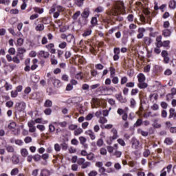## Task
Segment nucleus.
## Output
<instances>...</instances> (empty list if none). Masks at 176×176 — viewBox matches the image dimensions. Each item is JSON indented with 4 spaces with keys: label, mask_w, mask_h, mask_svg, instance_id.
<instances>
[{
    "label": "nucleus",
    "mask_w": 176,
    "mask_h": 176,
    "mask_svg": "<svg viewBox=\"0 0 176 176\" xmlns=\"http://www.w3.org/2000/svg\"><path fill=\"white\" fill-rule=\"evenodd\" d=\"M96 91H100V93H102V91H116V88L113 87H108L107 85H103L101 87H99L97 89Z\"/></svg>",
    "instance_id": "f257e3e1"
},
{
    "label": "nucleus",
    "mask_w": 176,
    "mask_h": 176,
    "mask_svg": "<svg viewBox=\"0 0 176 176\" xmlns=\"http://www.w3.org/2000/svg\"><path fill=\"white\" fill-rule=\"evenodd\" d=\"M15 109L19 112H23L25 109V102L16 103Z\"/></svg>",
    "instance_id": "f03ea898"
},
{
    "label": "nucleus",
    "mask_w": 176,
    "mask_h": 176,
    "mask_svg": "<svg viewBox=\"0 0 176 176\" xmlns=\"http://www.w3.org/2000/svg\"><path fill=\"white\" fill-rule=\"evenodd\" d=\"M80 16L82 19H88L89 16H90V9L88 8H85Z\"/></svg>",
    "instance_id": "7ed1b4c3"
},
{
    "label": "nucleus",
    "mask_w": 176,
    "mask_h": 176,
    "mask_svg": "<svg viewBox=\"0 0 176 176\" xmlns=\"http://www.w3.org/2000/svg\"><path fill=\"white\" fill-rule=\"evenodd\" d=\"M132 148L135 149H138V146H140V141H138L135 138H132L131 139Z\"/></svg>",
    "instance_id": "20e7f679"
},
{
    "label": "nucleus",
    "mask_w": 176,
    "mask_h": 176,
    "mask_svg": "<svg viewBox=\"0 0 176 176\" xmlns=\"http://www.w3.org/2000/svg\"><path fill=\"white\" fill-rule=\"evenodd\" d=\"M87 18H82V20L80 19H78V23L80 27H83V25H87L88 23Z\"/></svg>",
    "instance_id": "39448f33"
},
{
    "label": "nucleus",
    "mask_w": 176,
    "mask_h": 176,
    "mask_svg": "<svg viewBox=\"0 0 176 176\" xmlns=\"http://www.w3.org/2000/svg\"><path fill=\"white\" fill-rule=\"evenodd\" d=\"M143 41L146 46H151V44L153 42V40L148 36L144 37Z\"/></svg>",
    "instance_id": "423d86ee"
},
{
    "label": "nucleus",
    "mask_w": 176,
    "mask_h": 176,
    "mask_svg": "<svg viewBox=\"0 0 176 176\" xmlns=\"http://www.w3.org/2000/svg\"><path fill=\"white\" fill-rule=\"evenodd\" d=\"M85 134L87 135H89L91 140H96V135H94V132H93L92 130L86 131Z\"/></svg>",
    "instance_id": "0eeeda50"
},
{
    "label": "nucleus",
    "mask_w": 176,
    "mask_h": 176,
    "mask_svg": "<svg viewBox=\"0 0 176 176\" xmlns=\"http://www.w3.org/2000/svg\"><path fill=\"white\" fill-rule=\"evenodd\" d=\"M116 98L120 101V102H122V104L126 102V99H123V96H122V93H120L116 95Z\"/></svg>",
    "instance_id": "6e6552de"
},
{
    "label": "nucleus",
    "mask_w": 176,
    "mask_h": 176,
    "mask_svg": "<svg viewBox=\"0 0 176 176\" xmlns=\"http://www.w3.org/2000/svg\"><path fill=\"white\" fill-rule=\"evenodd\" d=\"M138 82L139 83H142L144 82H145V75H144V74L142 73H140L139 75H138Z\"/></svg>",
    "instance_id": "1a4fd4ad"
},
{
    "label": "nucleus",
    "mask_w": 176,
    "mask_h": 176,
    "mask_svg": "<svg viewBox=\"0 0 176 176\" xmlns=\"http://www.w3.org/2000/svg\"><path fill=\"white\" fill-rule=\"evenodd\" d=\"M47 83H52V82H54L56 80V76H52V74L47 73Z\"/></svg>",
    "instance_id": "9d476101"
},
{
    "label": "nucleus",
    "mask_w": 176,
    "mask_h": 176,
    "mask_svg": "<svg viewBox=\"0 0 176 176\" xmlns=\"http://www.w3.org/2000/svg\"><path fill=\"white\" fill-rule=\"evenodd\" d=\"M40 176H50V170L47 169L41 170Z\"/></svg>",
    "instance_id": "9b49d317"
},
{
    "label": "nucleus",
    "mask_w": 176,
    "mask_h": 176,
    "mask_svg": "<svg viewBox=\"0 0 176 176\" xmlns=\"http://www.w3.org/2000/svg\"><path fill=\"white\" fill-rule=\"evenodd\" d=\"M164 142L166 145H172V144H174V140L171 138H166Z\"/></svg>",
    "instance_id": "f8f14e48"
},
{
    "label": "nucleus",
    "mask_w": 176,
    "mask_h": 176,
    "mask_svg": "<svg viewBox=\"0 0 176 176\" xmlns=\"http://www.w3.org/2000/svg\"><path fill=\"white\" fill-rule=\"evenodd\" d=\"M162 35L165 37H168L171 36V30L170 29L164 30L162 32Z\"/></svg>",
    "instance_id": "ddd939ff"
},
{
    "label": "nucleus",
    "mask_w": 176,
    "mask_h": 176,
    "mask_svg": "<svg viewBox=\"0 0 176 176\" xmlns=\"http://www.w3.org/2000/svg\"><path fill=\"white\" fill-rule=\"evenodd\" d=\"M111 132L113 133V135L110 138V140H116L118 138V131L116 129L113 128L111 129Z\"/></svg>",
    "instance_id": "4468645a"
},
{
    "label": "nucleus",
    "mask_w": 176,
    "mask_h": 176,
    "mask_svg": "<svg viewBox=\"0 0 176 176\" xmlns=\"http://www.w3.org/2000/svg\"><path fill=\"white\" fill-rule=\"evenodd\" d=\"M53 85H54V87L58 88V87H61L62 84H61V81L60 80L55 78V80H54Z\"/></svg>",
    "instance_id": "2eb2a0df"
},
{
    "label": "nucleus",
    "mask_w": 176,
    "mask_h": 176,
    "mask_svg": "<svg viewBox=\"0 0 176 176\" xmlns=\"http://www.w3.org/2000/svg\"><path fill=\"white\" fill-rule=\"evenodd\" d=\"M39 54L41 57H44V58H48L49 56H50L49 52L45 51H41Z\"/></svg>",
    "instance_id": "dca6fc26"
},
{
    "label": "nucleus",
    "mask_w": 176,
    "mask_h": 176,
    "mask_svg": "<svg viewBox=\"0 0 176 176\" xmlns=\"http://www.w3.org/2000/svg\"><path fill=\"white\" fill-rule=\"evenodd\" d=\"M85 0H74V3L78 6V8H82L83 6V3Z\"/></svg>",
    "instance_id": "f3484780"
},
{
    "label": "nucleus",
    "mask_w": 176,
    "mask_h": 176,
    "mask_svg": "<svg viewBox=\"0 0 176 176\" xmlns=\"http://www.w3.org/2000/svg\"><path fill=\"white\" fill-rule=\"evenodd\" d=\"M169 119H171L172 118H175V109L173 108L170 109L169 110Z\"/></svg>",
    "instance_id": "a211bd4d"
},
{
    "label": "nucleus",
    "mask_w": 176,
    "mask_h": 176,
    "mask_svg": "<svg viewBox=\"0 0 176 176\" xmlns=\"http://www.w3.org/2000/svg\"><path fill=\"white\" fill-rule=\"evenodd\" d=\"M170 9H175L176 8V1L175 0H170L169 2Z\"/></svg>",
    "instance_id": "6ab92c4d"
},
{
    "label": "nucleus",
    "mask_w": 176,
    "mask_h": 176,
    "mask_svg": "<svg viewBox=\"0 0 176 176\" xmlns=\"http://www.w3.org/2000/svg\"><path fill=\"white\" fill-rule=\"evenodd\" d=\"M21 154L22 155L23 157H27V156H28V151L27 148H22L21 150Z\"/></svg>",
    "instance_id": "aec40b11"
},
{
    "label": "nucleus",
    "mask_w": 176,
    "mask_h": 176,
    "mask_svg": "<svg viewBox=\"0 0 176 176\" xmlns=\"http://www.w3.org/2000/svg\"><path fill=\"white\" fill-rule=\"evenodd\" d=\"M139 89H146L148 87V84L146 82H139L138 85Z\"/></svg>",
    "instance_id": "412c9836"
},
{
    "label": "nucleus",
    "mask_w": 176,
    "mask_h": 176,
    "mask_svg": "<svg viewBox=\"0 0 176 176\" xmlns=\"http://www.w3.org/2000/svg\"><path fill=\"white\" fill-rule=\"evenodd\" d=\"M52 105H53V102H52V100H47L45 102L44 106H45L46 108H50V107H52Z\"/></svg>",
    "instance_id": "4be33fe9"
},
{
    "label": "nucleus",
    "mask_w": 176,
    "mask_h": 176,
    "mask_svg": "<svg viewBox=\"0 0 176 176\" xmlns=\"http://www.w3.org/2000/svg\"><path fill=\"white\" fill-rule=\"evenodd\" d=\"M25 52H27V50L24 49L23 47H19L17 49V54H24V53H25Z\"/></svg>",
    "instance_id": "5701e85b"
},
{
    "label": "nucleus",
    "mask_w": 176,
    "mask_h": 176,
    "mask_svg": "<svg viewBox=\"0 0 176 176\" xmlns=\"http://www.w3.org/2000/svg\"><path fill=\"white\" fill-rule=\"evenodd\" d=\"M45 30V25L43 24H38L36 27V31H43Z\"/></svg>",
    "instance_id": "b1692460"
},
{
    "label": "nucleus",
    "mask_w": 176,
    "mask_h": 176,
    "mask_svg": "<svg viewBox=\"0 0 176 176\" xmlns=\"http://www.w3.org/2000/svg\"><path fill=\"white\" fill-rule=\"evenodd\" d=\"M142 124V119H138L136 122L133 124V127H140Z\"/></svg>",
    "instance_id": "393cba45"
},
{
    "label": "nucleus",
    "mask_w": 176,
    "mask_h": 176,
    "mask_svg": "<svg viewBox=\"0 0 176 176\" xmlns=\"http://www.w3.org/2000/svg\"><path fill=\"white\" fill-rule=\"evenodd\" d=\"M83 133V129L78 128L74 131V135H79Z\"/></svg>",
    "instance_id": "a878e982"
},
{
    "label": "nucleus",
    "mask_w": 176,
    "mask_h": 176,
    "mask_svg": "<svg viewBox=\"0 0 176 176\" xmlns=\"http://www.w3.org/2000/svg\"><path fill=\"white\" fill-rule=\"evenodd\" d=\"M34 10L36 12V13H38L39 14H42V13H43V8L36 7L34 8Z\"/></svg>",
    "instance_id": "bb28decb"
},
{
    "label": "nucleus",
    "mask_w": 176,
    "mask_h": 176,
    "mask_svg": "<svg viewBox=\"0 0 176 176\" xmlns=\"http://www.w3.org/2000/svg\"><path fill=\"white\" fill-rule=\"evenodd\" d=\"M13 63H15L16 64H20V59L19 58V55H16L12 58Z\"/></svg>",
    "instance_id": "cd10ccee"
},
{
    "label": "nucleus",
    "mask_w": 176,
    "mask_h": 176,
    "mask_svg": "<svg viewBox=\"0 0 176 176\" xmlns=\"http://www.w3.org/2000/svg\"><path fill=\"white\" fill-rule=\"evenodd\" d=\"M79 141H80V144H81V145H85L87 140H86V138H85L83 136H80V137H79Z\"/></svg>",
    "instance_id": "c85d7f7f"
},
{
    "label": "nucleus",
    "mask_w": 176,
    "mask_h": 176,
    "mask_svg": "<svg viewBox=\"0 0 176 176\" xmlns=\"http://www.w3.org/2000/svg\"><path fill=\"white\" fill-rule=\"evenodd\" d=\"M86 162L85 158H78L77 160V163L79 166H82V164Z\"/></svg>",
    "instance_id": "c756f323"
},
{
    "label": "nucleus",
    "mask_w": 176,
    "mask_h": 176,
    "mask_svg": "<svg viewBox=\"0 0 176 176\" xmlns=\"http://www.w3.org/2000/svg\"><path fill=\"white\" fill-rule=\"evenodd\" d=\"M80 16V11H76L72 16L73 20H76Z\"/></svg>",
    "instance_id": "7c9ffc66"
},
{
    "label": "nucleus",
    "mask_w": 176,
    "mask_h": 176,
    "mask_svg": "<svg viewBox=\"0 0 176 176\" xmlns=\"http://www.w3.org/2000/svg\"><path fill=\"white\" fill-rule=\"evenodd\" d=\"M10 174H11L12 176H13V175H17V174H19V168H13V169L11 170Z\"/></svg>",
    "instance_id": "2f4dec72"
},
{
    "label": "nucleus",
    "mask_w": 176,
    "mask_h": 176,
    "mask_svg": "<svg viewBox=\"0 0 176 176\" xmlns=\"http://www.w3.org/2000/svg\"><path fill=\"white\" fill-rule=\"evenodd\" d=\"M103 11H104V8L102 6H98L95 9L96 13H102Z\"/></svg>",
    "instance_id": "473e14b6"
},
{
    "label": "nucleus",
    "mask_w": 176,
    "mask_h": 176,
    "mask_svg": "<svg viewBox=\"0 0 176 176\" xmlns=\"http://www.w3.org/2000/svg\"><path fill=\"white\" fill-rule=\"evenodd\" d=\"M108 122V120L105 118L104 117H100L99 119V123H101L102 124H104Z\"/></svg>",
    "instance_id": "72a5a7b5"
},
{
    "label": "nucleus",
    "mask_w": 176,
    "mask_h": 176,
    "mask_svg": "<svg viewBox=\"0 0 176 176\" xmlns=\"http://www.w3.org/2000/svg\"><path fill=\"white\" fill-rule=\"evenodd\" d=\"M52 109L50 108H47L44 110V113L45 115H47V116H50V115H52Z\"/></svg>",
    "instance_id": "f704fd0d"
},
{
    "label": "nucleus",
    "mask_w": 176,
    "mask_h": 176,
    "mask_svg": "<svg viewBox=\"0 0 176 176\" xmlns=\"http://www.w3.org/2000/svg\"><path fill=\"white\" fill-rule=\"evenodd\" d=\"M112 78H113V79L111 80L112 82L114 85H118V83H119V78H118V76H113Z\"/></svg>",
    "instance_id": "c9c22d12"
},
{
    "label": "nucleus",
    "mask_w": 176,
    "mask_h": 176,
    "mask_svg": "<svg viewBox=\"0 0 176 176\" xmlns=\"http://www.w3.org/2000/svg\"><path fill=\"white\" fill-rule=\"evenodd\" d=\"M8 53L12 56H14L16 54V50L14 47H10L8 50Z\"/></svg>",
    "instance_id": "e433bc0d"
},
{
    "label": "nucleus",
    "mask_w": 176,
    "mask_h": 176,
    "mask_svg": "<svg viewBox=\"0 0 176 176\" xmlns=\"http://www.w3.org/2000/svg\"><path fill=\"white\" fill-rule=\"evenodd\" d=\"M41 156L39 154H36L33 156L34 162H39V160H41Z\"/></svg>",
    "instance_id": "4c0bfd02"
},
{
    "label": "nucleus",
    "mask_w": 176,
    "mask_h": 176,
    "mask_svg": "<svg viewBox=\"0 0 176 176\" xmlns=\"http://www.w3.org/2000/svg\"><path fill=\"white\" fill-rule=\"evenodd\" d=\"M91 163L89 162H84L81 166V168L85 169L87 168V167H90Z\"/></svg>",
    "instance_id": "58836bf2"
},
{
    "label": "nucleus",
    "mask_w": 176,
    "mask_h": 176,
    "mask_svg": "<svg viewBox=\"0 0 176 176\" xmlns=\"http://www.w3.org/2000/svg\"><path fill=\"white\" fill-rule=\"evenodd\" d=\"M67 42H69V43H71V42H72V41H75V36H74V35H72V34H69L68 36H67Z\"/></svg>",
    "instance_id": "ea45409f"
},
{
    "label": "nucleus",
    "mask_w": 176,
    "mask_h": 176,
    "mask_svg": "<svg viewBox=\"0 0 176 176\" xmlns=\"http://www.w3.org/2000/svg\"><path fill=\"white\" fill-rule=\"evenodd\" d=\"M87 159L88 160H93V159H94V153H89V154H87Z\"/></svg>",
    "instance_id": "a19ab883"
},
{
    "label": "nucleus",
    "mask_w": 176,
    "mask_h": 176,
    "mask_svg": "<svg viewBox=\"0 0 176 176\" xmlns=\"http://www.w3.org/2000/svg\"><path fill=\"white\" fill-rule=\"evenodd\" d=\"M10 3V0H0V4H3L8 6Z\"/></svg>",
    "instance_id": "79ce46f5"
},
{
    "label": "nucleus",
    "mask_w": 176,
    "mask_h": 176,
    "mask_svg": "<svg viewBox=\"0 0 176 176\" xmlns=\"http://www.w3.org/2000/svg\"><path fill=\"white\" fill-rule=\"evenodd\" d=\"M6 151L7 152L13 153V152H14V148H13L12 146H8L6 147Z\"/></svg>",
    "instance_id": "37998d69"
},
{
    "label": "nucleus",
    "mask_w": 176,
    "mask_h": 176,
    "mask_svg": "<svg viewBox=\"0 0 176 176\" xmlns=\"http://www.w3.org/2000/svg\"><path fill=\"white\" fill-rule=\"evenodd\" d=\"M24 142L25 144H30V142H32V138L28 136L24 139Z\"/></svg>",
    "instance_id": "c03bdc74"
},
{
    "label": "nucleus",
    "mask_w": 176,
    "mask_h": 176,
    "mask_svg": "<svg viewBox=\"0 0 176 176\" xmlns=\"http://www.w3.org/2000/svg\"><path fill=\"white\" fill-rule=\"evenodd\" d=\"M160 176H167V170H166V167L163 168V169L160 171Z\"/></svg>",
    "instance_id": "a18cd8bd"
},
{
    "label": "nucleus",
    "mask_w": 176,
    "mask_h": 176,
    "mask_svg": "<svg viewBox=\"0 0 176 176\" xmlns=\"http://www.w3.org/2000/svg\"><path fill=\"white\" fill-rule=\"evenodd\" d=\"M91 24L92 25H96V24H97V17L94 16V17L91 18Z\"/></svg>",
    "instance_id": "49530a36"
},
{
    "label": "nucleus",
    "mask_w": 176,
    "mask_h": 176,
    "mask_svg": "<svg viewBox=\"0 0 176 176\" xmlns=\"http://www.w3.org/2000/svg\"><path fill=\"white\" fill-rule=\"evenodd\" d=\"M23 43H24V39L22 38H19L17 40V45L18 46H23Z\"/></svg>",
    "instance_id": "de8ad7c7"
},
{
    "label": "nucleus",
    "mask_w": 176,
    "mask_h": 176,
    "mask_svg": "<svg viewBox=\"0 0 176 176\" xmlns=\"http://www.w3.org/2000/svg\"><path fill=\"white\" fill-rule=\"evenodd\" d=\"M72 89H74V86L71 83L67 84V85L66 86V91H71Z\"/></svg>",
    "instance_id": "09e8293b"
},
{
    "label": "nucleus",
    "mask_w": 176,
    "mask_h": 176,
    "mask_svg": "<svg viewBox=\"0 0 176 176\" xmlns=\"http://www.w3.org/2000/svg\"><path fill=\"white\" fill-rule=\"evenodd\" d=\"M63 151H67L68 149V144L65 142L60 144Z\"/></svg>",
    "instance_id": "8fccbe9b"
},
{
    "label": "nucleus",
    "mask_w": 176,
    "mask_h": 176,
    "mask_svg": "<svg viewBox=\"0 0 176 176\" xmlns=\"http://www.w3.org/2000/svg\"><path fill=\"white\" fill-rule=\"evenodd\" d=\"M118 142L122 146H126V142H124V140L123 139H118Z\"/></svg>",
    "instance_id": "3c124183"
},
{
    "label": "nucleus",
    "mask_w": 176,
    "mask_h": 176,
    "mask_svg": "<svg viewBox=\"0 0 176 176\" xmlns=\"http://www.w3.org/2000/svg\"><path fill=\"white\" fill-rule=\"evenodd\" d=\"M130 102H131V105H130L131 108H134V107H135V104H137L134 98H131Z\"/></svg>",
    "instance_id": "603ef678"
},
{
    "label": "nucleus",
    "mask_w": 176,
    "mask_h": 176,
    "mask_svg": "<svg viewBox=\"0 0 176 176\" xmlns=\"http://www.w3.org/2000/svg\"><path fill=\"white\" fill-rule=\"evenodd\" d=\"M96 144L98 146H102V145L104 144V140L102 139H99L97 142Z\"/></svg>",
    "instance_id": "864d4df0"
},
{
    "label": "nucleus",
    "mask_w": 176,
    "mask_h": 176,
    "mask_svg": "<svg viewBox=\"0 0 176 176\" xmlns=\"http://www.w3.org/2000/svg\"><path fill=\"white\" fill-rule=\"evenodd\" d=\"M8 129L10 130H13V129H14V127H16V123L14 122H11L8 124Z\"/></svg>",
    "instance_id": "5fc2aeb1"
},
{
    "label": "nucleus",
    "mask_w": 176,
    "mask_h": 176,
    "mask_svg": "<svg viewBox=\"0 0 176 176\" xmlns=\"http://www.w3.org/2000/svg\"><path fill=\"white\" fill-rule=\"evenodd\" d=\"M69 130H76V129H78V125H75V124H70L68 126Z\"/></svg>",
    "instance_id": "6e6d98bb"
},
{
    "label": "nucleus",
    "mask_w": 176,
    "mask_h": 176,
    "mask_svg": "<svg viewBox=\"0 0 176 176\" xmlns=\"http://www.w3.org/2000/svg\"><path fill=\"white\" fill-rule=\"evenodd\" d=\"M28 126L29 128L34 127L35 126V121L30 120L28 122Z\"/></svg>",
    "instance_id": "4d7b16f0"
},
{
    "label": "nucleus",
    "mask_w": 176,
    "mask_h": 176,
    "mask_svg": "<svg viewBox=\"0 0 176 176\" xmlns=\"http://www.w3.org/2000/svg\"><path fill=\"white\" fill-rule=\"evenodd\" d=\"M36 127L40 131H45V125L38 124Z\"/></svg>",
    "instance_id": "13d9d810"
},
{
    "label": "nucleus",
    "mask_w": 176,
    "mask_h": 176,
    "mask_svg": "<svg viewBox=\"0 0 176 176\" xmlns=\"http://www.w3.org/2000/svg\"><path fill=\"white\" fill-rule=\"evenodd\" d=\"M151 155V151L149 149H146L144 153H143V156L144 157H148Z\"/></svg>",
    "instance_id": "bf43d9fd"
},
{
    "label": "nucleus",
    "mask_w": 176,
    "mask_h": 176,
    "mask_svg": "<svg viewBox=\"0 0 176 176\" xmlns=\"http://www.w3.org/2000/svg\"><path fill=\"white\" fill-rule=\"evenodd\" d=\"M58 47L60 49H65L67 47V43L66 42H63L58 45Z\"/></svg>",
    "instance_id": "052dcab7"
},
{
    "label": "nucleus",
    "mask_w": 176,
    "mask_h": 176,
    "mask_svg": "<svg viewBox=\"0 0 176 176\" xmlns=\"http://www.w3.org/2000/svg\"><path fill=\"white\" fill-rule=\"evenodd\" d=\"M13 104H14L13 101L9 100V101L6 102V105L8 108H12V107H13Z\"/></svg>",
    "instance_id": "680f3d73"
},
{
    "label": "nucleus",
    "mask_w": 176,
    "mask_h": 176,
    "mask_svg": "<svg viewBox=\"0 0 176 176\" xmlns=\"http://www.w3.org/2000/svg\"><path fill=\"white\" fill-rule=\"evenodd\" d=\"M89 35H91V30H86V31L82 34V36H89Z\"/></svg>",
    "instance_id": "e2e57ef3"
},
{
    "label": "nucleus",
    "mask_w": 176,
    "mask_h": 176,
    "mask_svg": "<svg viewBox=\"0 0 176 176\" xmlns=\"http://www.w3.org/2000/svg\"><path fill=\"white\" fill-rule=\"evenodd\" d=\"M127 80H128L127 77H126V76L122 77L121 85H124V84L127 83Z\"/></svg>",
    "instance_id": "0e129e2a"
},
{
    "label": "nucleus",
    "mask_w": 176,
    "mask_h": 176,
    "mask_svg": "<svg viewBox=\"0 0 176 176\" xmlns=\"http://www.w3.org/2000/svg\"><path fill=\"white\" fill-rule=\"evenodd\" d=\"M45 47H47V49L50 51L51 49H53V47H54V43H50L45 45Z\"/></svg>",
    "instance_id": "69168bd1"
},
{
    "label": "nucleus",
    "mask_w": 176,
    "mask_h": 176,
    "mask_svg": "<svg viewBox=\"0 0 176 176\" xmlns=\"http://www.w3.org/2000/svg\"><path fill=\"white\" fill-rule=\"evenodd\" d=\"M115 72H116L115 68L111 67H110V75H111V78L113 77V75H115Z\"/></svg>",
    "instance_id": "338daca9"
},
{
    "label": "nucleus",
    "mask_w": 176,
    "mask_h": 176,
    "mask_svg": "<svg viewBox=\"0 0 176 176\" xmlns=\"http://www.w3.org/2000/svg\"><path fill=\"white\" fill-rule=\"evenodd\" d=\"M97 174H98V173H97V171H96V170H91V171L88 174V175H89V176H96Z\"/></svg>",
    "instance_id": "774afa93"
}]
</instances>
